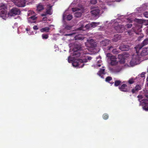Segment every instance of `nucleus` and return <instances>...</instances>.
<instances>
[{
    "label": "nucleus",
    "mask_w": 148,
    "mask_h": 148,
    "mask_svg": "<svg viewBox=\"0 0 148 148\" xmlns=\"http://www.w3.org/2000/svg\"><path fill=\"white\" fill-rule=\"evenodd\" d=\"M144 14V16L146 18H148V12H145Z\"/></svg>",
    "instance_id": "43"
},
{
    "label": "nucleus",
    "mask_w": 148,
    "mask_h": 148,
    "mask_svg": "<svg viewBox=\"0 0 148 148\" xmlns=\"http://www.w3.org/2000/svg\"><path fill=\"white\" fill-rule=\"evenodd\" d=\"M83 27H84L83 25H82L80 27L77 28L76 29V30L77 31H80L81 30H82V29L83 28Z\"/></svg>",
    "instance_id": "36"
},
{
    "label": "nucleus",
    "mask_w": 148,
    "mask_h": 148,
    "mask_svg": "<svg viewBox=\"0 0 148 148\" xmlns=\"http://www.w3.org/2000/svg\"><path fill=\"white\" fill-rule=\"evenodd\" d=\"M109 116L108 114L105 113L103 115V118L105 120H106L108 118Z\"/></svg>",
    "instance_id": "30"
},
{
    "label": "nucleus",
    "mask_w": 148,
    "mask_h": 148,
    "mask_svg": "<svg viewBox=\"0 0 148 148\" xmlns=\"http://www.w3.org/2000/svg\"><path fill=\"white\" fill-rule=\"evenodd\" d=\"M83 13L82 11L80 10L78 11L75 12L74 15L75 17L77 18H79L81 17L82 16V14Z\"/></svg>",
    "instance_id": "17"
},
{
    "label": "nucleus",
    "mask_w": 148,
    "mask_h": 148,
    "mask_svg": "<svg viewBox=\"0 0 148 148\" xmlns=\"http://www.w3.org/2000/svg\"><path fill=\"white\" fill-rule=\"evenodd\" d=\"M45 15H46V14H42V16H45Z\"/></svg>",
    "instance_id": "51"
},
{
    "label": "nucleus",
    "mask_w": 148,
    "mask_h": 148,
    "mask_svg": "<svg viewBox=\"0 0 148 148\" xmlns=\"http://www.w3.org/2000/svg\"><path fill=\"white\" fill-rule=\"evenodd\" d=\"M145 74V72L142 73L140 75V77H144Z\"/></svg>",
    "instance_id": "42"
},
{
    "label": "nucleus",
    "mask_w": 148,
    "mask_h": 148,
    "mask_svg": "<svg viewBox=\"0 0 148 148\" xmlns=\"http://www.w3.org/2000/svg\"><path fill=\"white\" fill-rule=\"evenodd\" d=\"M148 54V52L147 49L143 50L140 53V55L142 56H145Z\"/></svg>",
    "instance_id": "22"
},
{
    "label": "nucleus",
    "mask_w": 148,
    "mask_h": 148,
    "mask_svg": "<svg viewBox=\"0 0 148 148\" xmlns=\"http://www.w3.org/2000/svg\"><path fill=\"white\" fill-rule=\"evenodd\" d=\"M119 49L123 51H127L130 49V47L127 45H123L120 46Z\"/></svg>",
    "instance_id": "11"
},
{
    "label": "nucleus",
    "mask_w": 148,
    "mask_h": 148,
    "mask_svg": "<svg viewBox=\"0 0 148 148\" xmlns=\"http://www.w3.org/2000/svg\"><path fill=\"white\" fill-rule=\"evenodd\" d=\"M147 72H148V70H147Z\"/></svg>",
    "instance_id": "57"
},
{
    "label": "nucleus",
    "mask_w": 148,
    "mask_h": 148,
    "mask_svg": "<svg viewBox=\"0 0 148 148\" xmlns=\"http://www.w3.org/2000/svg\"><path fill=\"white\" fill-rule=\"evenodd\" d=\"M63 21L64 22V20L65 19V12L63 13Z\"/></svg>",
    "instance_id": "48"
},
{
    "label": "nucleus",
    "mask_w": 148,
    "mask_h": 148,
    "mask_svg": "<svg viewBox=\"0 0 148 148\" xmlns=\"http://www.w3.org/2000/svg\"><path fill=\"white\" fill-rule=\"evenodd\" d=\"M106 56L110 59L111 58H114V56H112L110 53H108L106 54Z\"/></svg>",
    "instance_id": "26"
},
{
    "label": "nucleus",
    "mask_w": 148,
    "mask_h": 148,
    "mask_svg": "<svg viewBox=\"0 0 148 148\" xmlns=\"http://www.w3.org/2000/svg\"><path fill=\"white\" fill-rule=\"evenodd\" d=\"M127 85L125 84H123L121 86H119V88L120 90L125 92H128L129 90L127 87Z\"/></svg>",
    "instance_id": "9"
},
{
    "label": "nucleus",
    "mask_w": 148,
    "mask_h": 148,
    "mask_svg": "<svg viewBox=\"0 0 148 148\" xmlns=\"http://www.w3.org/2000/svg\"><path fill=\"white\" fill-rule=\"evenodd\" d=\"M71 35L72 34H65V36H69Z\"/></svg>",
    "instance_id": "50"
},
{
    "label": "nucleus",
    "mask_w": 148,
    "mask_h": 148,
    "mask_svg": "<svg viewBox=\"0 0 148 148\" xmlns=\"http://www.w3.org/2000/svg\"><path fill=\"white\" fill-rule=\"evenodd\" d=\"M7 8L5 5L3 3L0 5V15L2 14L5 15L6 14Z\"/></svg>",
    "instance_id": "7"
},
{
    "label": "nucleus",
    "mask_w": 148,
    "mask_h": 148,
    "mask_svg": "<svg viewBox=\"0 0 148 148\" xmlns=\"http://www.w3.org/2000/svg\"><path fill=\"white\" fill-rule=\"evenodd\" d=\"M50 28L49 27H45L41 28L40 30V31L41 32H49Z\"/></svg>",
    "instance_id": "21"
},
{
    "label": "nucleus",
    "mask_w": 148,
    "mask_h": 148,
    "mask_svg": "<svg viewBox=\"0 0 148 148\" xmlns=\"http://www.w3.org/2000/svg\"><path fill=\"white\" fill-rule=\"evenodd\" d=\"M132 24H127L125 25V27L127 28H131L132 26Z\"/></svg>",
    "instance_id": "35"
},
{
    "label": "nucleus",
    "mask_w": 148,
    "mask_h": 148,
    "mask_svg": "<svg viewBox=\"0 0 148 148\" xmlns=\"http://www.w3.org/2000/svg\"><path fill=\"white\" fill-rule=\"evenodd\" d=\"M21 11L18 8H12L9 13V14L11 16H14L20 14Z\"/></svg>",
    "instance_id": "5"
},
{
    "label": "nucleus",
    "mask_w": 148,
    "mask_h": 148,
    "mask_svg": "<svg viewBox=\"0 0 148 148\" xmlns=\"http://www.w3.org/2000/svg\"><path fill=\"white\" fill-rule=\"evenodd\" d=\"M73 18V16L71 14H69L66 17V19L68 21H70Z\"/></svg>",
    "instance_id": "31"
},
{
    "label": "nucleus",
    "mask_w": 148,
    "mask_h": 148,
    "mask_svg": "<svg viewBox=\"0 0 148 148\" xmlns=\"http://www.w3.org/2000/svg\"><path fill=\"white\" fill-rule=\"evenodd\" d=\"M88 60H91L92 59V57H88Z\"/></svg>",
    "instance_id": "49"
},
{
    "label": "nucleus",
    "mask_w": 148,
    "mask_h": 148,
    "mask_svg": "<svg viewBox=\"0 0 148 148\" xmlns=\"http://www.w3.org/2000/svg\"><path fill=\"white\" fill-rule=\"evenodd\" d=\"M133 55L132 56V59L130 62V64L132 66H134L139 63L140 61V56L137 54Z\"/></svg>",
    "instance_id": "2"
},
{
    "label": "nucleus",
    "mask_w": 148,
    "mask_h": 148,
    "mask_svg": "<svg viewBox=\"0 0 148 148\" xmlns=\"http://www.w3.org/2000/svg\"><path fill=\"white\" fill-rule=\"evenodd\" d=\"M148 44V38H146L143 41V42L141 43L140 45H139L136 46L135 47V49H136V51L137 53L138 52V50H139L141 49L143 47L147 45Z\"/></svg>",
    "instance_id": "3"
},
{
    "label": "nucleus",
    "mask_w": 148,
    "mask_h": 148,
    "mask_svg": "<svg viewBox=\"0 0 148 148\" xmlns=\"http://www.w3.org/2000/svg\"><path fill=\"white\" fill-rule=\"evenodd\" d=\"M144 96L147 99H148V93H146L144 94Z\"/></svg>",
    "instance_id": "47"
},
{
    "label": "nucleus",
    "mask_w": 148,
    "mask_h": 148,
    "mask_svg": "<svg viewBox=\"0 0 148 148\" xmlns=\"http://www.w3.org/2000/svg\"><path fill=\"white\" fill-rule=\"evenodd\" d=\"M135 88V90H136L137 91H138V90L141 89V86L139 84L136 85V86Z\"/></svg>",
    "instance_id": "24"
},
{
    "label": "nucleus",
    "mask_w": 148,
    "mask_h": 148,
    "mask_svg": "<svg viewBox=\"0 0 148 148\" xmlns=\"http://www.w3.org/2000/svg\"><path fill=\"white\" fill-rule=\"evenodd\" d=\"M112 78L111 77L108 76L106 78L105 80L106 82H109L110 81L112 80Z\"/></svg>",
    "instance_id": "32"
},
{
    "label": "nucleus",
    "mask_w": 148,
    "mask_h": 148,
    "mask_svg": "<svg viewBox=\"0 0 148 148\" xmlns=\"http://www.w3.org/2000/svg\"><path fill=\"white\" fill-rule=\"evenodd\" d=\"M81 48L79 45H76L73 49L74 52L73 56V57L69 56L68 58L69 63H72L73 66H77L79 68H82L84 65V62H87L85 59H77L76 58L80 56Z\"/></svg>",
    "instance_id": "1"
},
{
    "label": "nucleus",
    "mask_w": 148,
    "mask_h": 148,
    "mask_svg": "<svg viewBox=\"0 0 148 148\" xmlns=\"http://www.w3.org/2000/svg\"><path fill=\"white\" fill-rule=\"evenodd\" d=\"M71 26H70L67 25H65V30H70L71 29Z\"/></svg>",
    "instance_id": "39"
},
{
    "label": "nucleus",
    "mask_w": 148,
    "mask_h": 148,
    "mask_svg": "<svg viewBox=\"0 0 148 148\" xmlns=\"http://www.w3.org/2000/svg\"><path fill=\"white\" fill-rule=\"evenodd\" d=\"M121 82L120 80H116L114 83V86H119L121 83Z\"/></svg>",
    "instance_id": "27"
},
{
    "label": "nucleus",
    "mask_w": 148,
    "mask_h": 148,
    "mask_svg": "<svg viewBox=\"0 0 148 148\" xmlns=\"http://www.w3.org/2000/svg\"><path fill=\"white\" fill-rule=\"evenodd\" d=\"M138 92V91H137V90H135V88H134L132 89V92L133 94L136 93Z\"/></svg>",
    "instance_id": "41"
},
{
    "label": "nucleus",
    "mask_w": 148,
    "mask_h": 148,
    "mask_svg": "<svg viewBox=\"0 0 148 148\" xmlns=\"http://www.w3.org/2000/svg\"><path fill=\"white\" fill-rule=\"evenodd\" d=\"M147 85L148 86V83H147Z\"/></svg>",
    "instance_id": "56"
},
{
    "label": "nucleus",
    "mask_w": 148,
    "mask_h": 148,
    "mask_svg": "<svg viewBox=\"0 0 148 148\" xmlns=\"http://www.w3.org/2000/svg\"><path fill=\"white\" fill-rule=\"evenodd\" d=\"M139 101L143 106V109L146 111H148V99H143L142 101L139 99Z\"/></svg>",
    "instance_id": "6"
},
{
    "label": "nucleus",
    "mask_w": 148,
    "mask_h": 148,
    "mask_svg": "<svg viewBox=\"0 0 148 148\" xmlns=\"http://www.w3.org/2000/svg\"><path fill=\"white\" fill-rule=\"evenodd\" d=\"M60 33H62L63 34H62V35H64V33H65V32H64V30H62V29H60Z\"/></svg>",
    "instance_id": "44"
},
{
    "label": "nucleus",
    "mask_w": 148,
    "mask_h": 148,
    "mask_svg": "<svg viewBox=\"0 0 148 148\" xmlns=\"http://www.w3.org/2000/svg\"><path fill=\"white\" fill-rule=\"evenodd\" d=\"M84 37L81 34L76 36L75 37V40H82L84 39Z\"/></svg>",
    "instance_id": "20"
},
{
    "label": "nucleus",
    "mask_w": 148,
    "mask_h": 148,
    "mask_svg": "<svg viewBox=\"0 0 148 148\" xmlns=\"http://www.w3.org/2000/svg\"><path fill=\"white\" fill-rule=\"evenodd\" d=\"M105 69H101L99 71L98 74L100 76H101L102 74H105Z\"/></svg>",
    "instance_id": "23"
},
{
    "label": "nucleus",
    "mask_w": 148,
    "mask_h": 148,
    "mask_svg": "<svg viewBox=\"0 0 148 148\" xmlns=\"http://www.w3.org/2000/svg\"><path fill=\"white\" fill-rule=\"evenodd\" d=\"M79 9L77 8H72V11L73 12L77 11L79 10Z\"/></svg>",
    "instance_id": "40"
},
{
    "label": "nucleus",
    "mask_w": 148,
    "mask_h": 148,
    "mask_svg": "<svg viewBox=\"0 0 148 148\" xmlns=\"http://www.w3.org/2000/svg\"><path fill=\"white\" fill-rule=\"evenodd\" d=\"M44 7L43 5L41 3L39 4L37 7V10L38 12H40L43 10Z\"/></svg>",
    "instance_id": "19"
},
{
    "label": "nucleus",
    "mask_w": 148,
    "mask_h": 148,
    "mask_svg": "<svg viewBox=\"0 0 148 148\" xmlns=\"http://www.w3.org/2000/svg\"><path fill=\"white\" fill-rule=\"evenodd\" d=\"M33 29L34 30H37L38 29V28L37 26H34L33 27Z\"/></svg>",
    "instance_id": "46"
},
{
    "label": "nucleus",
    "mask_w": 148,
    "mask_h": 148,
    "mask_svg": "<svg viewBox=\"0 0 148 148\" xmlns=\"http://www.w3.org/2000/svg\"><path fill=\"white\" fill-rule=\"evenodd\" d=\"M144 37V35L142 34H140V36H139L138 38V41H140L141 40L142 38H143Z\"/></svg>",
    "instance_id": "33"
},
{
    "label": "nucleus",
    "mask_w": 148,
    "mask_h": 148,
    "mask_svg": "<svg viewBox=\"0 0 148 148\" xmlns=\"http://www.w3.org/2000/svg\"><path fill=\"white\" fill-rule=\"evenodd\" d=\"M121 36L119 34H116L112 39V41L114 42H116L119 40L121 38Z\"/></svg>",
    "instance_id": "15"
},
{
    "label": "nucleus",
    "mask_w": 148,
    "mask_h": 148,
    "mask_svg": "<svg viewBox=\"0 0 148 148\" xmlns=\"http://www.w3.org/2000/svg\"><path fill=\"white\" fill-rule=\"evenodd\" d=\"M108 50H110L112 49H113L114 48V47L112 46H109L108 47Z\"/></svg>",
    "instance_id": "45"
},
{
    "label": "nucleus",
    "mask_w": 148,
    "mask_h": 148,
    "mask_svg": "<svg viewBox=\"0 0 148 148\" xmlns=\"http://www.w3.org/2000/svg\"><path fill=\"white\" fill-rule=\"evenodd\" d=\"M110 41L107 40H104L100 42V44L101 46H106L108 45L110 43Z\"/></svg>",
    "instance_id": "12"
},
{
    "label": "nucleus",
    "mask_w": 148,
    "mask_h": 148,
    "mask_svg": "<svg viewBox=\"0 0 148 148\" xmlns=\"http://www.w3.org/2000/svg\"><path fill=\"white\" fill-rule=\"evenodd\" d=\"M147 81H148V77L147 78Z\"/></svg>",
    "instance_id": "52"
},
{
    "label": "nucleus",
    "mask_w": 148,
    "mask_h": 148,
    "mask_svg": "<svg viewBox=\"0 0 148 148\" xmlns=\"http://www.w3.org/2000/svg\"><path fill=\"white\" fill-rule=\"evenodd\" d=\"M96 24L94 23H88L85 26V27L87 29H90L92 27H94L96 26Z\"/></svg>",
    "instance_id": "13"
},
{
    "label": "nucleus",
    "mask_w": 148,
    "mask_h": 148,
    "mask_svg": "<svg viewBox=\"0 0 148 148\" xmlns=\"http://www.w3.org/2000/svg\"><path fill=\"white\" fill-rule=\"evenodd\" d=\"M52 6H49L47 9L46 13L47 14L51 15L52 12L51 11Z\"/></svg>",
    "instance_id": "18"
},
{
    "label": "nucleus",
    "mask_w": 148,
    "mask_h": 148,
    "mask_svg": "<svg viewBox=\"0 0 148 148\" xmlns=\"http://www.w3.org/2000/svg\"><path fill=\"white\" fill-rule=\"evenodd\" d=\"M98 66H99V67L100 66H101V65H98Z\"/></svg>",
    "instance_id": "53"
},
{
    "label": "nucleus",
    "mask_w": 148,
    "mask_h": 148,
    "mask_svg": "<svg viewBox=\"0 0 148 148\" xmlns=\"http://www.w3.org/2000/svg\"><path fill=\"white\" fill-rule=\"evenodd\" d=\"M45 18H43V19H44Z\"/></svg>",
    "instance_id": "55"
},
{
    "label": "nucleus",
    "mask_w": 148,
    "mask_h": 148,
    "mask_svg": "<svg viewBox=\"0 0 148 148\" xmlns=\"http://www.w3.org/2000/svg\"><path fill=\"white\" fill-rule=\"evenodd\" d=\"M135 79L133 78H131L128 81V83L130 84H132L134 83V80Z\"/></svg>",
    "instance_id": "25"
},
{
    "label": "nucleus",
    "mask_w": 148,
    "mask_h": 148,
    "mask_svg": "<svg viewBox=\"0 0 148 148\" xmlns=\"http://www.w3.org/2000/svg\"><path fill=\"white\" fill-rule=\"evenodd\" d=\"M110 83L111 84H113L114 83V82H112V83Z\"/></svg>",
    "instance_id": "54"
},
{
    "label": "nucleus",
    "mask_w": 148,
    "mask_h": 148,
    "mask_svg": "<svg viewBox=\"0 0 148 148\" xmlns=\"http://www.w3.org/2000/svg\"><path fill=\"white\" fill-rule=\"evenodd\" d=\"M118 58L120 59H122L124 58V55L123 54H119L118 55Z\"/></svg>",
    "instance_id": "34"
},
{
    "label": "nucleus",
    "mask_w": 148,
    "mask_h": 148,
    "mask_svg": "<svg viewBox=\"0 0 148 148\" xmlns=\"http://www.w3.org/2000/svg\"><path fill=\"white\" fill-rule=\"evenodd\" d=\"M112 52L114 54H118V53H119V51L117 50V49H113L112 50Z\"/></svg>",
    "instance_id": "29"
},
{
    "label": "nucleus",
    "mask_w": 148,
    "mask_h": 148,
    "mask_svg": "<svg viewBox=\"0 0 148 148\" xmlns=\"http://www.w3.org/2000/svg\"><path fill=\"white\" fill-rule=\"evenodd\" d=\"M138 98V100L139 101V99H140V100L141 101H142L143 99H142L143 97L141 95H139L137 96Z\"/></svg>",
    "instance_id": "38"
},
{
    "label": "nucleus",
    "mask_w": 148,
    "mask_h": 148,
    "mask_svg": "<svg viewBox=\"0 0 148 148\" xmlns=\"http://www.w3.org/2000/svg\"><path fill=\"white\" fill-rule=\"evenodd\" d=\"M14 2L15 5L19 7H24L25 5V0H11Z\"/></svg>",
    "instance_id": "4"
},
{
    "label": "nucleus",
    "mask_w": 148,
    "mask_h": 148,
    "mask_svg": "<svg viewBox=\"0 0 148 148\" xmlns=\"http://www.w3.org/2000/svg\"><path fill=\"white\" fill-rule=\"evenodd\" d=\"M90 3L92 4H95L97 3V0H90Z\"/></svg>",
    "instance_id": "37"
},
{
    "label": "nucleus",
    "mask_w": 148,
    "mask_h": 148,
    "mask_svg": "<svg viewBox=\"0 0 148 148\" xmlns=\"http://www.w3.org/2000/svg\"><path fill=\"white\" fill-rule=\"evenodd\" d=\"M111 60L110 64L112 65H115L117 64V62L116 57L114 56V58H112L110 59Z\"/></svg>",
    "instance_id": "14"
},
{
    "label": "nucleus",
    "mask_w": 148,
    "mask_h": 148,
    "mask_svg": "<svg viewBox=\"0 0 148 148\" xmlns=\"http://www.w3.org/2000/svg\"><path fill=\"white\" fill-rule=\"evenodd\" d=\"M115 28L118 33H122L125 29V27L123 25H118L115 27Z\"/></svg>",
    "instance_id": "8"
},
{
    "label": "nucleus",
    "mask_w": 148,
    "mask_h": 148,
    "mask_svg": "<svg viewBox=\"0 0 148 148\" xmlns=\"http://www.w3.org/2000/svg\"><path fill=\"white\" fill-rule=\"evenodd\" d=\"M37 18V17H36L35 16L33 15L29 17L28 18V21L31 23H33L35 22V20Z\"/></svg>",
    "instance_id": "16"
},
{
    "label": "nucleus",
    "mask_w": 148,
    "mask_h": 148,
    "mask_svg": "<svg viewBox=\"0 0 148 148\" xmlns=\"http://www.w3.org/2000/svg\"><path fill=\"white\" fill-rule=\"evenodd\" d=\"M42 38L43 39H47L49 38V35L48 34H43L42 36Z\"/></svg>",
    "instance_id": "28"
},
{
    "label": "nucleus",
    "mask_w": 148,
    "mask_h": 148,
    "mask_svg": "<svg viewBox=\"0 0 148 148\" xmlns=\"http://www.w3.org/2000/svg\"><path fill=\"white\" fill-rule=\"evenodd\" d=\"M100 10L98 8H95L91 11V14L95 16L98 15L99 13Z\"/></svg>",
    "instance_id": "10"
}]
</instances>
